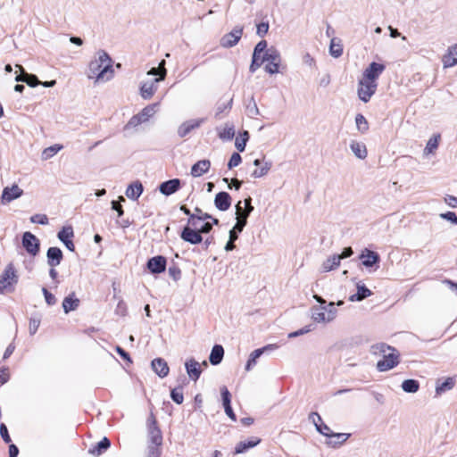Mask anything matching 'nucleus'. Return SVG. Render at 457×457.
<instances>
[{
    "instance_id": "nucleus-58",
    "label": "nucleus",
    "mask_w": 457,
    "mask_h": 457,
    "mask_svg": "<svg viewBox=\"0 0 457 457\" xmlns=\"http://www.w3.org/2000/svg\"><path fill=\"white\" fill-rule=\"evenodd\" d=\"M267 42L265 40L260 41L253 49L254 55H262L267 50Z\"/></svg>"
},
{
    "instance_id": "nucleus-10",
    "label": "nucleus",
    "mask_w": 457,
    "mask_h": 457,
    "mask_svg": "<svg viewBox=\"0 0 457 457\" xmlns=\"http://www.w3.org/2000/svg\"><path fill=\"white\" fill-rule=\"evenodd\" d=\"M22 245L32 256H36L40 250V242L31 232H24L22 235Z\"/></svg>"
},
{
    "instance_id": "nucleus-20",
    "label": "nucleus",
    "mask_w": 457,
    "mask_h": 457,
    "mask_svg": "<svg viewBox=\"0 0 457 457\" xmlns=\"http://www.w3.org/2000/svg\"><path fill=\"white\" fill-rule=\"evenodd\" d=\"M185 368L188 377L193 380L196 381L202 373L201 364L195 359L190 358L185 362Z\"/></svg>"
},
{
    "instance_id": "nucleus-64",
    "label": "nucleus",
    "mask_w": 457,
    "mask_h": 457,
    "mask_svg": "<svg viewBox=\"0 0 457 457\" xmlns=\"http://www.w3.org/2000/svg\"><path fill=\"white\" fill-rule=\"evenodd\" d=\"M445 203L452 207V208H457V197L453 195H447L445 198Z\"/></svg>"
},
{
    "instance_id": "nucleus-1",
    "label": "nucleus",
    "mask_w": 457,
    "mask_h": 457,
    "mask_svg": "<svg viewBox=\"0 0 457 457\" xmlns=\"http://www.w3.org/2000/svg\"><path fill=\"white\" fill-rule=\"evenodd\" d=\"M88 79L96 82L109 80L113 76L112 60L104 50H99L88 65Z\"/></svg>"
},
{
    "instance_id": "nucleus-55",
    "label": "nucleus",
    "mask_w": 457,
    "mask_h": 457,
    "mask_svg": "<svg viewBox=\"0 0 457 457\" xmlns=\"http://www.w3.org/2000/svg\"><path fill=\"white\" fill-rule=\"evenodd\" d=\"M40 325V319L37 317H32L29 320V331L30 335L36 334Z\"/></svg>"
},
{
    "instance_id": "nucleus-32",
    "label": "nucleus",
    "mask_w": 457,
    "mask_h": 457,
    "mask_svg": "<svg viewBox=\"0 0 457 457\" xmlns=\"http://www.w3.org/2000/svg\"><path fill=\"white\" fill-rule=\"evenodd\" d=\"M218 136L223 141H230L235 137V127L232 123H225L223 128H218Z\"/></svg>"
},
{
    "instance_id": "nucleus-39",
    "label": "nucleus",
    "mask_w": 457,
    "mask_h": 457,
    "mask_svg": "<svg viewBox=\"0 0 457 457\" xmlns=\"http://www.w3.org/2000/svg\"><path fill=\"white\" fill-rule=\"evenodd\" d=\"M339 264L340 257H338L337 254H335L331 257H328L326 261H324L321 268L323 271L328 272L337 268Z\"/></svg>"
},
{
    "instance_id": "nucleus-51",
    "label": "nucleus",
    "mask_w": 457,
    "mask_h": 457,
    "mask_svg": "<svg viewBox=\"0 0 457 457\" xmlns=\"http://www.w3.org/2000/svg\"><path fill=\"white\" fill-rule=\"evenodd\" d=\"M246 112L250 118H254L260 114L259 108L253 97L251 98L249 104L246 106Z\"/></svg>"
},
{
    "instance_id": "nucleus-6",
    "label": "nucleus",
    "mask_w": 457,
    "mask_h": 457,
    "mask_svg": "<svg viewBox=\"0 0 457 457\" xmlns=\"http://www.w3.org/2000/svg\"><path fill=\"white\" fill-rule=\"evenodd\" d=\"M147 430L149 445L161 446L162 444V435L153 413L147 419Z\"/></svg>"
},
{
    "instance_id": "nucleus-30",
    "label": "nucleus",
    "mask_w": 457,
    "mask_h": 457,
    "mask_svg": "<svg viewBox=\"0 0 457 457\" xmlns=\"http://www.w3.org/2000/svg\"><path fill=\"white\" fill-rule=\"evenodd\" d=\"M357 293L349 296L351 302H361L372 295V292L365 285L358 282L356 284Z\"/></svg>"
},
{
    "instance_id": "nucleus-43",
    "label": "nucleus",
    "mask_w": 457,
    "mask_h": 457,
    "mask_svg": "<svg viewBox=\"0 0 457 457\" xmlns=\"http://www.w3.org/2000/svg\"><path fill=\"white\" fill-rule=\"evenodd\" d=\"M262 355V351L259 348L253 351L248 358V361L245 364V370L250 371L257 363V360Z\"/></svg>"
},
{
    "instance_id": "nucleus-60",
    "label": "nucleus",
    "mask_w": 457,
    "mask_h": 457,
    "mask_svg": "<svg viewBox=\"0 0 457 457\" xmlns=\"http://www.w3.org/2000/svg\"><path fill=\"white\" fill-rule=\"evenodd\" d=\"M43 295L45 296L46 302L48 305H54L56 303L55 296L50 293L46 287L42 288Z\"/></svg>"
},
{
    "instance_id": "nucleus-63",
    "label": "nucleus",
    "mask_w": 457,
    "mask_h": 457,
    "mask_svg": "<svg viewBox=\"0 0 457 457\" xmlns=\"http://www.w3.org/2000/svg\"><path fill=\"white\" fill-rule=\"evenodd\" d=\"M268 30H269V23L268 22H261L257 25L256 34L259 37H262L268 33Z\"/></svg>"
},
{
    "instance_id": "nucleus-22",
    "label": "nucleus",
    "mask_w": 457,
    "mask_h": 457,
    "mask_svg": "<svg viewBox=\"0 0 457 457\" xmlns=\"http://www.w3.org/2000/svg\"><path fill=\"white\" fill-rule=\"evenodd\" d=\"M62 256V252L59 247H49L46 252L47 264L52 268H55L61 263Z\"/></svg>"
},
{
    "instance_id": "nucleus-16",
    "label": "nucleus",
    "mask_w": 457,
    "mask_h": 457,
    "mask_svg": "<svg viewBox=\"0 0 457 457\" xmlns=\"http://www.w3.org/2000/svg\"><path fill=\"white\" fill-rule=\"evenodd\" d=\"M359 258L361 260V264L366 268H372L380 261L379 254L368 248H365L361 251Z\"/></svg>"
},
{
    "instance_id": "nucleus-11",
    "label": "nucleus",
    "mask_w": 457,
    "mask_h": 457,
    "mask_svg": "<svg viewBox=\"0 0 457 457\" xmlns=\"http://www.w3.org/2000/svg\"><path fill=\"white\" fill-rule=\"evenodd\" d=\"M243 29H244L242 26H236L232 29V31L225 34L220 38V46L224 48H230L235 46L238 43L243 35Z\"/></svg>"
},
{
    "instance_id": "nucleus-2",
    "label": "nucleus",
    "mask_w": 457,
    "mask_h": 457,
    "mask_svg": "<svg viewBox=\"0 0 457 457\" xmlns=\"http://www.w3.org/2000/svg\"><path fill=\"white\" fill-rule=\"evenodd\" d=\"M313 298L320 303V305L313 306L311 309L313 321L317 323H329L333 321L337 314L335 303L330 302L327 303L326 300L318 295H314Z\"/></svg>"
},
{
    "instance_id": "nucleus-33",
    "label": "nucleus",
    "mask_w": 457,
    "mask_h": 457,
    "mask_svg": "<svg viewBox=\"0 0 457 457\" xmlns=\"http://www.w3.org/2000/svg\"><path fill=\"white\" fill-rule=\"evenodd\" d=\"M79 305V299L75 297V293H71L63 299L62 308L65 313L75 311Z\"/></svg>"
},
{
    "instance_id": "nucleus-7",
    "label": "nucleus",
    "mask_w": 457,
    "mask_h": 457,
    "mask_svg": "<svg viewBox=\"0 0 457 457\" xmlns=\"http://www.w3.org/2000/svg\"><path fill=\"white\" fill-rule=\"evenodd\" d=\"M378 87V83H373L372 81H365L361 79L358 81V88L357 95L361 101L363 103H368L372 96L376 93Z\"/></svg>"
},
{
    "instance_id": "nucleus-25",
    "label": "nucleus",
    "mask_w": 457,
    "mask_h": 457,
    "mask_svg": "<svg viewBox=\"0 0 457 457\" xmlns=\"http://www.w3.org/2000/svg\"><path fill=\"white\" fill-rule=\"evenodd\" d=\"M350 436V434L346 433H334L330 432L328 436H327L328 440L326 441V445L329 447L337 448L342 445Z\"/></svg>"
},
{
    "instance_id": "nucleus-40",
    "label": "nucleus",
    "mask_w": 457,
    "mask_h": 457,
    "mask_svg": "<svg viewBox=\"0 0 457 457\" xmlns=\"http://www.w3.org/2000/svg\"><path fill=\"white\" fill-rule=\"evenodd\" d=\"M63 148L62 145L55 144L43 150L41 159L46 161L54 156L59 151Z\"/></svg>"
},
{
    "instance_id": "nucleus-5",
    "label": "nucleus",
    "mask_w": 457,
    "mask_h": 457,
    "mask_svg": "<svg viewBox=\"0 0 457 457\" xmlns=\"http://www.w3.org/2000/svg\"><path fill=\"white\" fill-rule=\"evenodd\" d=\"M263 60L264 62H267L265 71L268 73L276 74L279 71L278 68L281 62V57L279 52L276 48L270 47L267 49L263 54Z\"/></svg>"
},
{
    "instance_id": "nucleus-9",
    "label": "nucleus",
    "mask_w": 457,
    "mask_h": 457,
    "mask_svg": "<svg viewBox=\"0 0 457 457\" xmlns=\"http://www.w3.org/2000/svg\"><path fill=\"white\" fill-rule=\"evenodd\" d=\"M385 69L386 66L383 63L372 62L364 70L361 79L365 81H372L373 83H377V79L383 73Z\"/></svg>"
},
{
    "instance_id": "nucleus-17",
    "label": "nucleus",
    "mask_w": 457,
    "mask_h": 457,
    "mask_svg": "<svg viewBox=\"0 0 457 457\" xmlns=\"http://www.w3.org/2000/svg\"><path fill=\"white\" fill-rule=\"evenodd\" d=\"M74 236L73 228L71 226L63 227L57 234V237L62 241L68 250L73 252L75 245L71 240Z\"/></svg>"
},
{
    "instance_id": "nucleus-50",
    "label": "nucleus",
    "mask_w": 457,
    "mask_h": 457,
    "mask_svg": "<svg viewBox=\"0 0 457 457\" xmlns=\"http://www.w3.org/2000/svg\"><path fill=\"white\" fill-rule=\"evenodd\" d=\"M170 398L177 404H181L184 401L182 387H177L172 389L170 392Z\"/></svg>"
},
{
    "instance_id": "nucleus-29",
    "label": "nucleus",
    "mask_w": 457,
    "mask_h": 457,
    "mask_svg": "<svg viewBox=\"0 0 457 457\" xmlns=\"http://www.w3.org/2000/svg\"><path fill=\"white\" fill-rule=\"evenodd\" d=\"M144 191L143 185L140 181L137 180L130 185L126 189V196L131 200H137L138 197L142 195Z\"/></svg>"
},
{
    "instance_id": "nucleus-45",
    "label": "nucleus",
    "mask_w": 457,
    "mask_h": 457,
    "mask_svg": "<svg viewBox=\"0 0 457 457\" xmlns=\"http://www.w3.org/2000/svg\"><path fill=\"white\" fill-rule=\"evenodd\" d=\"M401 386L406 393H416L420 388V383L415 379H406Z\"/></svg>"
},
{
    "instance_id": "nucleus-15",
    "label": "nucleus",
    "mask_w": 457,
    "mask_h": 457,
    "mask_svg": "<svg viewBox=\"0 0 457 457\" xmlns=\"http://www.w3.org/2000/svg\"><path fill=\"white\" fill-rule=\"evenodd\" d=\"M206 121V118L200 119H192L184 121L178 128V135L179 137H185L188 135L192 130L198 129L202 124Z\"/></svg>"
},
{
    "instance_id": "nucleus-38",
    "label": "nucleus",
    "mask_w": 457,
    "mask_h": 457,
    "mask_svg": "<svg viewBox=\"0 0 457 457\" xmlns=\"http://www.w3.org/2000/svg\"><path fill=\"white\" fill-rule=\"evenodd\" d=\"M15 80L20 82H26L29 87H34L40 84V81L38 80L37 77L34 74H28L26 72L23 73V75L20 74L17 75L15 78Z\"/></svg>"
},
{
    "instance_id": "nucleus-49",
    "label": "nucleus",
    "mask_w": 457,
    "mask_h": 457,
    "mask_svg": "<svg viewBox=\"0 0 457 457\" xmlns=\"http://www.w3.org/2000/svg\"><path fill=\"white\" fill-rule=\"evenodd\" d=\"M356 126L361 133H364L368 130L369 125L366 118L362 114H357L355 117Z\"/></svg>"
},
{
    "instance_id": "nucleus-4",
    "label": "nucleus",
    "mask_w": 457,
    "mask_h": 457,
    "mask_svg": "<svg viewBox=\"0 0 457 457\" xmlns=\"http://www.w3.org/2000/svg\"><path fill=\"white\" fill-rule=\"evenodd\" d=\"M18 282V275L12 263H9L0 276V294L12 292Z\"/></svg>"
},
{
    "instance_id": "nucleus-46",
    "label": "nucleus",
    "mask_w": 457,
    "mask_h": 457,
    "mask_svg": "<svg viewBox=\"0 0 457 457\" xmlns=\"http://www.w3.org/2000/svg\"><path fill=\"white\" fill-rule=\"evenodd\" d=\"M440 138V134H436L428 139L427 145L424 149L426 154L433 153L438 147Z\"/></svg>"
},
{
    "instance_id": "nucleus-8",
    "label": "nucleus",
    "mask_w": 457,
    "mask_h": 457,
    "mask_svg": "<svg viewBox=\"0 0 457 457\" xmlns=\"http://www.w3.org/2000/svg\"><path fill=\"white\" fill-rule=\"evenodd\" d=\"M167 71L163 68L160 77L144 82L140 87V95L144 99H150L157 90V83L163 80L166 77Z\"/></svg>"
},
{
    "instance_id": "nucleus-31",
    "label": "nucleus",
    "mask_w": 457,
    "mask_h": 457,
    "mask_svg": "<svg viewBox=\"0 0 457 457\" xmlns=\"http://www.w3.org/2000/svg\"><path fill=\"white\" fill-rule=\"evenodd\" d=\"M211 167L209 160H201L195 162L191 168V175L193 177H200L206 173Z\"/></svg>"
},
{
    "instance_id": "nucleus-23",
    "label": "nucleus",
    "mask_w": 457,
    "mask_h": 457,
    "mask_svg": "<svg viewBox=\"0 0 457 457\" xmlns=\"http://www.w3.org/2000/svg\"><path fill=\"white\" fill-rule=\"evenodd\" d=\"M153 370L162 378L168 376L170 368L167 361L162 358H155L152 361Z\"/></svg>"
},
{
    "instance_id": "nucleus-52",
    "label": "nucleus",
    "mask_w": 457,
    "mask_h": 457,
    "mask_svg": "<svg viewBox=\"0 0 457 457\" xmlns=\"http://www.w3.org/2000/svg\"><path fill=\"white\" fill-rule=\"evenodd\" d=\"M264 62L263 54L262 55H254L253 54L252 63L250 65V71L252 73L255 72V71L261 67V65Z\"/></svg>"
},
{
    "instance_id": "nucleus-36",
    "label": "nucleus",
    "mask_w": 457,
    "mask_h": 457,
    "mask_svg": "<svg viewBox=\"0 0 457 457\" xmlns=\"http://www.w3.org/2000/svg\"><path fill=\"white\" fill-rule=\"evenodd\" d=\"M350 148L357 158L363 160L367 157V148L363 143L353 141L350 144Z\"/></svg>"
},
{
    "instance_id": "nucleus-44",
    "label": "nucleus",
    "mask_w": 457,
    "mask_h": 457,
    "mask_svg": "<svg viewBox=\"0 0 457 457\" xmlns=\"http://www.w3.org/2000/svg\"><path fill=\"white\" fill-rule=\"evenodd\" d=\"M157 104H150L145 106L139 113L143 122L147 121L156 112Z\"/></svg>"
},
{
    "instance_id": "nucleus-56",
    "label": "nucleus",
    "mask_w": 457,
    "mask_h": 457,
    "mask_svg": "<svg viewBox=\"0 0 457 457\" xmlns=\"http://www.w3.org/2000/svg\"><path fill=\"white\" fill-rule=\"evenodd\" d=\"M30 221L32 223L46 225L48 224V218L46 214H35L30 217Z\"/></svg>"
},
{
    "instance_id": "nucleus-34",
    "label": "nucleus",
    "mask_w": 457,
    "mask_h": 457,
    "mask_svg": "<svg viewBox=\"0 0 457 457\" xmlns=\"http://www.w3.org/2000/svg\"><path fill=\"white\" fill-rule=\"evenodd\" d=\"M261 439L258 437H253L252 439L248 441H241L239 442L235 448V453L239 454L246 452L248 449L253 448L256 446L258 444H260Z\"/></svg>"
},
{
    "instance_id": "nucleus-42",
    "label": "nucleus",
    "mask_w": 457,
    "mask_h": 457,
    "mask_svg": "<svg viewBox=\"0 0 457 457\" xmlns=\"http://www.w3.org/2000/svg\"><path fill=\"white\" fill-rule=\"evenodd\" d=\"M271 166H272L271 162H270V161L263 162V163L259 166L260 168L255 169L252 172L251 176L254 179L262 178V177L265 176L270 171Z\"/></svg>"
},
{
    "instance_id": "nucleus-14",
    "label": "nucleus",
    "mask_w": 457,
    "mask_h": 457,
    "mask_svg": "<svg viewBox=\"0 0 457 457\" xmlns=\"http://www.w3.org/2000/svg\"><path fill=\"white\" fill-rule=\"evenodd\" d=\"M23 195V190L18 185L13 184L12 187H5L1 195L2 204H8L12 201L20 198Z\"/></svg>"
},
{
    "instance_id": "nucleus-24",
    "label": "nucleus",
    "mask_w": 457,
    "mask_h": 457,
    "mask_svg": "<svg viewBox=\"0 0 457 457\" xmlns=\"http://www.w3.org/2000/svg\"><path fill=\"white\" fill-rule=\"evenodd\" d=\"M180 187V180L179 179H173L162 182L159 186L160 192L164 195H170L177 192Z\"/></svg>"
},
{
    "instance_id": "nucleus-35",
    "label": "nucleus",
    "mask_w": 457,
    "mask_h": 457,
    "mask_svg": "<svg viewBox=\"0 0 457 457\" xmlns=\"http://www.w3.org/2000/svg\"><path fill=\"white\" fill-rule=\"evenodd\" d=\"M224 356V349L220 345H215L210 353L209 361L212 365H218L221 362Z\"/></svg>"
},
{
    "instance_id": "nucleus-18",
    "label": "nucleus",
    "mask_w": 457,
    "mask_h": 457,
    "mask_svg": "<svg viewBox=\"0 0 457 457\" xmlns=\"http://www.w3.org/2000/svg\"><path fill=\"white\" fill-rule=\"evenodd\" d=\"M146 266L152 273H162L166 269V259L162 255L152 257L147 261Z\"/></svg>"
},
{
    "instance_id": "nucleus-53",
    "label": "nucleus",
    "mask_w": 457,
    "mask_h": 457,
    "mask_svg": "<svg viewBox=\"0 0 457 457\" xmlns=\"http://www.w3.org/2000/svg\"><path fill=\"white\" fill-rule=\"evenodd\" d=\"M232 105V99H230L228 103L220 104L215 112V118L220 119V114L224 112H228Z\"/></svg>"
},
{
    "instance_id": "nucleus-21",
    "label": "nucleus",
    "mask_w": 457,
    "mask_h": 457,
    "mask_svg": "<svg viewBox=\"0 0 457 457\" xmlns=\"http://www.w3.org/2000/svg\"><path fill=\"white\" fill-rule=\"evenodd\" d=\"M222 404L226 414L233 420H237L236 414L234 413L231 407V395L226 386L220 388Z\"/></svg>"
},
{
    "instance_id": "nucleus-12",
    "label": "nucleus",
    "mask_w": 457,
    "mask_h": 457,
    "mask_svg": "<svg viewBox=\"0 0 457 457\" xmlns=\"http://www.w3.org/2000/svg\"><path fill=\"white\" fill-rule=\"evenodd\" d=\"M243 202L239 201L236 204V216L237 222L235 224V228L237 229L238 232H242L245 225L247 224V219L251 214V208L245 209L242 205Z\"/></svg>"
},
{
    "instance_id": "nucleus-27",
    "label": "nucleus",
    "mask_w": 457,
    "mask_h": 457,
    "mask_svg": "<svg viewBox=\"0 0 457 457\" xmlns=\"http://www.w3.org/2000/svg\"><path fill=\"white\" fill-rule=\"evenodd\" d=\"M309 419L312 421L319 433L325 436L329 435L331 430L328 426L323 423L322 419L319 413L312 412L309 416Z\"/></svg>"
},
{
    "instance_id": "nucleus-54",
    "label": "nucleus",
    "mask_w": 457,
    "mask_h": 457,
    "mask_svg": "<svg viewBox=\"0 0 457 457\" xmlns=\"http://www.w3.org/2000/svg\"><path fill=\"white\" fill-rule=\"evenodd\" d=\"M242 162L241 155L238 153H233L228 162V168L233 169L237 166H238Z\"/></svg>"
},
{
    "instance_id": "nucleus-59",
    "label": "nucleus",
    "mask_w": 457,
    "mask_h": 457,
    "mask_svg": "<svg viewBox=\"0 0 457 457\" xmlns=\"http://www.w3.org/2000/svg\"><path fill=\"white\" fill-rule=\"evenodd\" d=\"M440 218L445 220L450 221L453 225H457V215L453 212H447L441 213Z\"/></svg>"
},
{
    "instance_id": "nucleus-57",
    "label": "nucleus",
    "mask_w": 457,
    "mask_h": 457,
    "mask_svg": "<svg viewBox=\"0 0 457 457\" xmlns=\"http://www.w3.org/2000/svg\"><path fill=\"white\" fill-rule=\"evenodd\" d=\"M141 123H143L141 118L139 117L138 114H136L130 118V120L126 124L124 129H129L130 128H136L138 125H140Z\"/></svg>"
},
{
    "instance_id": "nucleus-28",
    "label": "nucleus",
    "mask_w": 457,
    "mask_h": 457,
    "mask_svg": "<svg viewBox=\"0 0 457 457\" xmlns=\"http://www.w3.org/2000/svg\"><path fill=\"white\" fill-rule=\"evenodd\" d=\"M209 218H212V215L207 212H204L200 208L196 207L195 209V212L190 214L187 222L189 226L197 228V223L204 222L209 220Z\"/></svg>"
},
{
    "instance_id": "nucleus-3",
    "label": "nucleus",
    "mask_w": 457,
    "mask_h": 457,
    "mask_svg": "<svg viewBox=\"0 0 457 457\" xmlns=\"http://www.w3.org/2000/svg\"><path fill=\"white\" fill-rule=\"evenodd\" d=\"M371 351L374 354L383 355V359L377 363V369L379 371L389 370L399 363V354L396 350L384 343L372 345Z\"/></svg>"
},
{
    "instance_id": "nucleus-37",
    "label": "nucleus",
    "mask_w": 457,
    "mask_h": 457,
    "mask_svg": "<svg viewBox=\"0 0 457 457\" xmlns=\"http://www.w3.org/2000/svg\"><path fill=\"white\" fill-rule=\"evenodd\" d=\"M111 445V442L107 437H104L100 442H98L94 447L89 449V453L99 456L104 452H105Z\"/></svg>"
},
{
    "instance_id": "nucleus-19",
    "label": "nucleus",
    "mask_w": 457,
    "mask_h": 457,
    "mask_svg": "<svg viewBox=\"0 0 457 457\" xmlns=\"http://www.w3.org/2000/svg\"><path fill=\"white\" fill-rule=\"evenodd\" d=\"M231 196L227 192H219L214 197L215 207L221 212L228 211L231 206Z\"/></svg>"
},
{
    "instance_id": "nucleus-61",
    "label": "nucleus",
    "mask_w": 457,
    "mask_h": 457,
    "mask_svg": "<svg viewBox=\"0 0 457 457\" xmlns=\"http://www.w3.org/2000/svg\"><path fill=\"white\" fill-rule=\"evenodd\" d=\"M310 331H312V328H311V325H308V326H305V327H303V328H300V329H298L296 331L289 333L288 334V337L289 338H295L296 337L307 334Z\"/></svg>"
},
{
    "instance_id": "nucleus-62",
    "label": "nucleus",
    "mask_w": 457,
    "mask_h": 457,
    "mask_svg": "<svg viewBox=\"0 0 457 457\" xmlns=\"http://www.w3.org/2000/svg\"><path fill=\"white\" fill-rule=\"evenodd\" d=\"M147 456L146 457H160L162 451L160 446L158 445H148L147 447Z\"/></svg>"
},
{
    "instance_id": "nucleus-26",
    "label": "nucleus",
    "mask_w": 457,
    "mask_h": 457,
    "mask_svg": "<svg viewBox=\"0 0 457 457\" xmlns=\"http://www.w3.org/2000/svg\"><path fill=\"white\" fill-rule=\"evenodd\" d=\"M444 68H450L457 64V44L448 47L442 58Z\"/></svg>"
},
{
    "instance_id": "nucleus-41",
    "label": "nucleus",
    "mask_w": 457,
    "mask_h": 457,
    "mask_svg": "<svg viewBox=\"0 0 457 457\" xmlns=\"http://www.w3.org/2000/svg\"><path fill=\"white\" fill-rule=\"evenodd\" d=\"M454 386V380L453 378H447L444 382L436 383V393L437 395H442L443 393L451 390Z\"/></svg>"
},
{
    "instance_id": "nucleus-47",
    "label": "nucleus",
    "mask_w": 457,
    "mask_h": 457,
    "mask_svg": "<svg viewBox=\"0 0 457 457\" xmlns=\"http://www.w3.org/2000/svg\"><path fill=\"white\" fill-rule=\"evenodd\" d=\"M336 38H332L329 46V54L335 57L338 58L343 54V46L341 45L340 41L336 42Z\"/></svg>"
},
{
    "instance_id": "nucleus-48",
    "label": "nucleus",
    "mask_w": 457,
    "mask_h": 457,
    "mask_svg": "<svg viewBox=\"0 0 457 457\" xmlns=\"http://www.w3.org/2000/svg\"><path fill=\"white\" fill-rule=\"evenodd\" d=\"M249 139V133L248 131L245 130L241 135L240 137H237L235 141V146L239 152H244L245 149L246 142Z\"/></svg>"
},
{
    "instance_id": "nucleus-13",
    "label": "nucleus",
    "mask_w": 457,
    "mask_h": 457,
    "mask_svg": "<svg viewBox=\"0 0 457 457\" xmlns=\"http://www.w3.org/2000/svg\"><path fill=\"white\" fill-rule=\"evenodd\" d=\"M180 237L185 241L192 245L199 244L203 241V237L198 231V228H194L188 224L184 227L180 233Z\"/></svg>"
}]
</instances>
